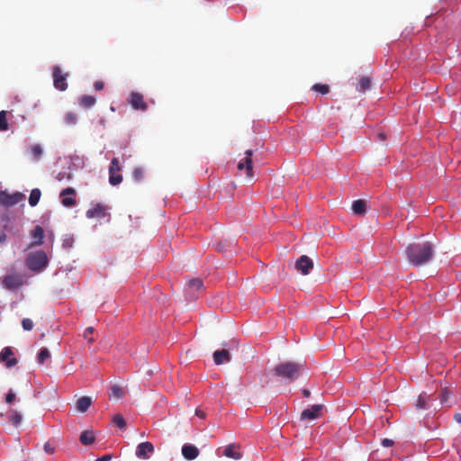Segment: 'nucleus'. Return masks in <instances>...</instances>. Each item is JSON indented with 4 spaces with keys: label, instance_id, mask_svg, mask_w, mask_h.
Instances as JSON below:
<instances>
[{
    "label": "nucleus",
    "instance_id": "nucleus-1",
    "mask_svg": "<svg viewBox=\"0 0 461 461\" xmlns=\"http://www.w3.org/2000/svg\"><path fill=\"white\" fill-rule=\"evenodd\" d=\"M405 255L414 267H420L429 263L434 255V249L430 242H413L405 249Z\"/></svg>",
    "mask_w": 461,
    "mask_h": 461
},
{
    "label": "nucleus",
    "instance_id": "nucleus-2",
    "mask_svg": "<svg viewBox=\"0 0 461 461\" xmlns=\"http://www.w3.org/2000/svg\"><path fill=\"white\" fill-rule=\"evenodd\" d=\"M304 369V365L293 361L282 362L272 369V375L281 378L285 383L298 379Z\"/></svg>",
    "mask_w": 461,
    "mask_h": 461
},
{
    "label": "nucleus",
    "instance_id": "nucleus-3",
    "mask_svg": "<svg viewBox=\"0 0 461 461\" xmlns=\"http://www.w3.org/2000/svg\"><path fill=\"white\" fill-rule=\"evenodd\" d=\"M48 257L42 250L31 253L26 258V265L32 271H41L48 265Z\"/></svg>",
    "mask_w": 461,
    "mask_h": 461
},
{
    "label": "nucleus",
    "instance_id": "nucleus-4",
    "mask_svg": "<svg viewBox=\"0 0 461 461\" xmlns=\"http://www.w3.org/2000/svg\"><path fill=\"white\" fill-rule=\"evenodd\" d=\"M68 73H63L59 66H54L52 69L53 85L54 87L59 91L68 89Z\"/></svg>",
    "mask_w": 461,
    "mask_h": 461
},
{
    "label": "nucleus",
    "instance_id": "nucleus-5",
    "mask_svg": "<svg viewBox=\"0 0 461 461\" xmlns=\"http://www.w3.org/2000/svg\"><path fill=\"white\" fill-rule=\"evenodd\" d=\"M121 170L122 167L120 166L119 159L113 158L109 167V183L112 185H118L122 182V176L120 174Z\"/></svg>",
    "mask_w": 461,
    "mask_h": 461
},
{
    "label": "nucleus",
    "instance_id": "nucleus-6",
    "mask_svg": "<svg viewBox=\"0 0 461 461\" xmlns=\"http://www.w3.org/2000/svg\"><path fill=\"white\" fill-rule=\"evenodd\" d=\"M25 199V195L20 192L8 194L5 191H0V203L4 206H14Z\"/></svg>",
    "mask_w": 461,
    "mask_h": 461
},
{
    "label": "nucleus",
    "instance_id": "nucleus-7",
    "mask_svg": "<svg viewBox=\"0 0 461 461\" xmlns=\"http://www.w3.org/2000/svg\"><path fill=\"white\" fill-rule=\"evenodd\" d=\"M252 156H253V151L251 149L246 150L245 158L240 159L237 166V167L240 171L245 169L246 176L249 178H251L253 176Z\"/></svg>",
    "mask_w": 461,
    "mask_h": 461
},
{
    "label": "nucleus",
    "instance_id": "nucleus-8",
    "mask_svg": "<svg viewBox=\"0 0 461 461\" xmlns=\"http://www.w3.org/2000/svg\"><path fill=\"white\" fill-rule=\"evenodd\" d=\"M203 288V280L200 278H194L188 281L185 293L191 299H195L199 295V292Z\"/></svg>",
    "mask_w": 461,
    "mask_h": 461
},
{
    "label": "nucleus",
    "instance_id": "nucleus-9",
    "mask_svg": "<svg viewBox=\"0 0 461 461\" xmlns=\"http://www.w3.org/2000/svg\"><path fill=\"white\" fill-rule=\"evenodd\" d=\"M295 268L306 276L313 268V262L308 256L303 255L295 261Z\"/></svg>",
    "mask_w": 461,
    "mask_h": 461
},
{
    "label": "nucleus",
    "instance_id": "nucleus-10",
    "mask_svg": "<svg viewBox=\"0 0 461 461\" xmlns=\"http://www.w3.org/2000/svg\"><path fill=\"white\" fill-rule=\"evenodd\" d=\"M59 196L61 197L62 204L66 207H72L76 205V191L72 187L63 189Z\"/></svg>",
    "mask_w": 461,
    "mask_h": 461
},
{
    "label": "nucleus",
    "instance_id": "nucleus-11",
    "mask_svg": "<svg viewBox=\"0 0 461 461\" xmlns=\"http://www.w3.org/2000/svg\"><path fill=\"white\" fill-rule=\"evenodd\" d=\"M154 453V446L151 442L140 443L136 448V456L140 459H148Z\"/></svg>",
    "mask_w": 461,
    "mask_h": 461
},
{
    "label": "nucleus",
    "instance_id": "nucleus-12",
    "mask_svg": "<svg viewBox=\"0 0 461 461\" xmlns=\"http://www.w3.org/2000/svg\"><path fill=\"white\" fill-rule=\"evenodd\" d=\"M129 103L135 110H140L144 112L148 109V104L144 101L143 95L138 92H132L130 95Z\"/></svg>",
    "mask_w": 461,
    "mask_h": 461
},
{
    "label": "nucleus",
    "instance_id": "nucleus-13",
    "mask_svg": "<svg viewBox=\"0 0 461 461\" xmlns=\"http://www.w3.org/2000/svg\"><path fill=\"white\" fill-rule=\"evenodd\" d=\"M23 285V277L20 275L14 274V275H8L5 276L3 280V285L9 289V290H14L20 287Z\"/></svg>",
    "mask_w": 461,
    "mask_h": 461
},
{
    "label": "nucleus",
    "instance_id": "nucleus-14",
    "mask_svg": "<svg viewBox=\"0 0 461 461\" xmlns=\"http://www.w3.org/2000/svg\"><path fill=\"white\" fill-rule=\"evenodd\" d=\"M14 351L12 348L5 347L0 352V361L5 362L7 367H12L17 364V359L13 357Z\"/></svg>",
    "mask_w": 461,
    "mask_h": 461
},
{
    "label": "nucleus",
    "instance_id": "nucleus-15",
    "mask_svg": "<svg viewBox=\"0 0 461 461\" xmlns=\"http://www.w3.org/2000/svg\"><path fill=\"white\" fill-rule=\"evenodd\" d=\"M321 410V404L312 405L310 408L303 411V412L301 413V420H315L318 417H320Z\"/></svg>",
    "mask_w": 461,
    "mask_h": 461
},
{
    "label": "nucleus",
    "instance_id": "nucleus-16",
    "mask_svg": "<svg viewBox=\"0 0 461 461\" xmlns=\"http://www.w3.org/2000/svg\"><path fill=\"white\" fill-rule=\"evenodd\" d=\"M108 207L100 203L86 211V215L89 219L104 218L107 215Z\"/></svg>",
    "mask_w": 461,
    "mask_h": 461
},
{
    "label": "nucleus",
    "instance_id": "nucleus-17",
    "mask_svg": "<svg viewBox=\"0 0 461 461\" xmlns=\"http://www.w3.org/2000/svg\"><path fill=\"white\" fill-rule=\"evenodd\" d=\"M181 452L186 460L195 459L200 453L199 449L194 445L188 443L183 445Z\"/></svg>",
    "mask_w": 461,
    "mask_h": 461
},
{
    "label": "nucleus",
    "instance_id": "nucleus-18",
    "mask_svg": "<svg viewBox=\"0 0 461 461\" xmlns=\"http://www.w3.org/2000/svg\"><path fill=\"white\" fill-rule=\"evenodd\" d=\"M32 242L30 247L41 246L43 243L44 230L41 226L37 225L31 232Z\"/></svg>",
    "mask_w": 461,
    "mask_h": 461
},
{
    "label": "nucleus",
    "instance_id": "nucleus-19",
    "mask_svg": "<svg viewBox=\"0 0 461 461\" xmlns=\"http://www.w3.org/2000/svg\"><path fill=\"white\" fill-rule=\"evenodd\" d=\"M213 362L215 365L220 366L230 361V354L227 349L216 350L213 353Z\"/></svg>",
    "mask_w": 461,
    "mask_h": 461
},
{
    "label": "nucleus",
    "instance_id": "nucleus-20",
    "mask_svg": "<svg viewBox=\"0 0 461 461\" xmlns=\"http://www.w3.org/2000/svg\"><path fill=\"white\" fill-rule=\"evenodd\" d=\"M222 454L229 458H233L236 460L240 459L242 456L241 453L240 452V446L235 444L228 445L224 448Z\"/></svg>",
    "mask_w": 461,
    "mask_h": 461
},
{
    "label": "nucleus",
    "instance_id": "nucleus-21",
    "mask_svg": "<svg viewBox=\"0 0 461 461\" xmlns=\"http://www.w3.org/2000/svg\"><path fill=\"white\" fill-rule=\"evenodd\" d=\"M92 404V400L88 396L80 397L76 403V408L80 412H85Z\"/></svg>",
    "mask_w": 461,
    "mask_h": 461
},
{
    "label": "nucleus",
    "instance_id": "nucleus-22",
    "mask_svg": "<svg viewBox=\"0 0 461 461\" xmlns=\"http://www.w3.org/2000/svg\"><path fill=\"white\" fill-rule=\"evenodd\" d=\"M79 440L82 445L88 446L95 442V437L93 430H85L80 434Z\"/></svg>",
    "mask_w": 461,
    "mask_h": 461
},
{
    "label": "nucleus",
    "instance_id": "nucleus-23",
    "mask_svg": "<svg viewBox=\"0 0 461 461\" xmlns=\"http://www.w3.org/2000/svg\"><path fill=\"white\" fill-rule=\"evenodd\" d=\"M352 210L354 213L363 215L366 212V203L362 199L356 200L352 203Z\"/></svg>",
    "mask_w": 461,
    "mask_h": 461
},
{
    "label": "nucleus",
    "instance_id": "nucleus-24",
    "mask_svg": "<svg viewBox=\"0 0 461 461\" xmlns=\"http://www.w3.org/2000/svg\"><path fill=\"white\" fill-rule=\"evenodd\" d=\"M96 99L92 95H82L78 99V103L85 108H90L95 104Z\"/></svg>",
    "mask_w": 461,
    "mask_h": 461
},
{
    "label": "nucleus",
    "instance_id": "nucleus-25",
    "mask_svg": "<svg viewBox=\"0 0 461 461\" xmlns=\"http://www.w3.org/2000/svg\"><path fill=\"white\" fill-rule=\"evenodd\" d=\"M41 195V192L38 188H34L31 191L30 196H29V204L31 206H36L40 201Z\"/></svg>",
    "mask_w": 461,
    "mask_h": 461
},
{
    "label": "nucleus",
    "instance_id": "nucleus-26",
    "mask_svg": "<svg viewBox=\"0 0 461 461\" xmlns=\"http://www.w3.org/2000/svg\"><path fill=\"white\" fill-rule=\"evenodd\" d=\"M371 87V79L368 77H363L359 80V84L357 86V90L360 92H365Z\"/></svg>",
    "mask_w": 461,
    "mask_h": 461
},
{
    "label": "nucleus",
    "instance_id": "nucleus-27",
    "mask_svg": "<svg viewBox=\"0 0 461 461\" xmlns=\"http://www.w3.org/2000/svg\"><path fill=\"white\" fill-rule=\"evenodd\" d=\"M429 397L426 393H422L419 396L417 402H416V408L418 410H424L427 408V401Z\"/></svg>",
    "mask_w": 461,
    "mask_h": 461
},
{
    "label": "nucleus",
    "instance_id": "nucleus-28",
    "mask_svg": "<svg viewBox=\"0 0 461 461\" xmlns=\"http://www.w3.org/2000/svg\"><path fill=\"white\" fill-rule=\"evenodd\" d=\"M123 389L120 385L114 384L112 386L111 394L113 398L120 399L123 396Z\"/></svg>",
    "mask_w": 461,
    "mask_h": 461
},
{
    "label": "nucleus",
    "instance_id": "nucleus-29",
    "mask_svg": "<svg viewBox=\"0 0 461 461\" xmlns=\"http://www.w3.org/2000/svg\"><path fill=\"white\" fill-rule=\"evenodd\" d=\"M50 357V351L48 348H43L41 349V351L38 354V362L39 364H43L46 359H48Z\"/></svg>",
    "mask_w": 461,
    "mask_h": 461
},
{
    "label": "nucleus",
    "instance_id": "nucleus-30",
    "mask_svg": "<svg viewBox=\"0 0 461 461\" xmlns=\"http://www.w3.org/2000/svg\"><path fill=\"white\" fill-rule=\"evenodd\" d=\"M77 122V116L75 113L73 112H68L66 113L65 115V122L68 124V125H74L76 124Z\"/></svg>",
    "mask_w": 461,
    "mask_h": 461
},
{
    "label": "nucleus",
    "instance_id": "nucleus-31",
    "mask_svg": "<svg viewBox=\"0 0 461 461\" xmlns=\"http://www.w3.org/2000/svg\"><path fill=\"white\" fill-rule=\"evenodd\" d=\"M8 130V122L6 119V112H0V131H5Z\"/></svg>",
    "mask_w": 461,
    "mask_h": 461
},
{
    "label": "nucleus",
    "instance_id": "nucleus-32",
    "mask_svg": "<svg viewBox=\"0 0 461 461\" xmlns=\"http://www.w3.org/2000/svg\"><path fill=\"white\" fill-rule=\"evenodd\" d=\"M9 420L13 425L19 426L22 422V415L16 411L12 410V414Z\"/></svg>",
    "mask_w": 461,
    "mask_h": 461
},
{
    "label": "nucleus",
    "instance_id": "nucleus-33",
    "mask_svg": "<svg viewBox=\"0 0 461 461\" xmlns=\"http://www.w3.org/2000/svg\"><path fill=\"white\" fill-rule=\"evenodd\" d=\"M113 423L120 429H123L126 428V421L121 414H116L113 419Z\"/></svg>",
    "mask_w": 461,
    "mask_h": 461
},
{
    "label": "nucleus",
    "instance_id": "nucleus-34",
    "mask_svg": "<svg viewBox=\"0 0 461 461\" xmlns=\"http://www.w3.org/2000/svg\"><path fill=\"white\" fill-rule=\"evenodd\" d=\"M312 89L316 92L322 94V95H326L330 91V86L328 85H323V84H315L312 86Z\"/></svg>",
    "mask_w": 461,
    "mask_h": 461
},
{
    "label": "nucleus",
    "instance_id": "nucleus-35",
    "mask_svg": "<svg viewBox=\"0 0 461 461\" xmlns=\"http://www.w3.org/2000/svg\"><path fill=\"white\" fill-rule=\"evenodd\" d=\"M31 152L34 159H39L42 155V149L39 144H35L32 147Z\"/></svg>",
    "mask_w": 461,
    "mask_h": 461
},
{
    "label": "nucleus",
    "instance_id": "nucleus-36",
    "mask_svg": "<svg viewBox=\"0 0 461 461\" xmlns=\"http://www.w3.org/2000/svg\"><path fill=\"white\" fill-rule=\"evenodd\" d=\"M132 176L135 181H140L144 177V170L141 167L134 168Z\"/></svg>",
    "mask_w": 461,
    "mask_h": 461
},
{
    "label": "nucleus",
    "instance_id": "nucleus-37",
    "mask_svg": "<svg viewBox=\"0 0 461 461\" xmlns=\"http://www.w3.org/2000/svg\"><path fill=\"white\" fill-rule=\"evenodd\" d=\"M22 326L24 330H32L33 328V322L31 319L25 318L22 321Z\"/></svg>",
    "mask_w": 461,
    "mask_h": 461
},
{
    "label": "nucleus",
    "instance_id": "nucleus-38",
    "mask_svg": "<svg viewBox=\"0 0 461 461\" xmlns=\"http://www.w3.org/2000/svg\"><path fill=\"white\" fill-rule=\"evenodd\" d=\"M94 329L92 327H88L84 331V338L86 339L88 341H93L94 339L90 337V335L93 333Z\"/></svg>",
    "mask_w": 461,
    "mask_h": 461
},
{
    "label": "nucleus",
    "instance_id": "nucleus-39",
    "mask_svg": "<svg viewBox=\"0 0 461 461\" xmlns=\"http://www.w3.org/2000/svg\"><path fill=\"white\" fill-rule=\"evenodd\" d=\"M14 400H15V393L12 390H10L5 396V401L8 403H12Z\"/></svg>",
    "mask_w": 461,
    "mask_h": 461
},
{
    "label": "nucleus",
    "instance_id": "nucleus-40",
    "mask_svg": "<svg viewBox=\"0 0 461 461\" xmlns=\"http://www.w3.org/2000/svg\"><path fill=\"white\" fill-rule=\"evenodd\" d=\"M448 396H449L448 392L447 390H443L441 393V398H440L441 403L446 402L448 399Z\"/></svg>",
    "mask_w": 461,
    "mask_h": 461
},
{
    "label": "nucleus",
    "instance_id": "nucleus-41",
    "mask_svg": "<svg viewBox=\"0 0 461 461\" xmlns=\"http://www.w3.org/2000/svg\"><path fill=\"white\" fill-rule=\"evenodd\" d=\"M382 445L385 447H392L393 445V441L390 438H384L382 440Z\"/></svg>",
    "mask_w": 461,
    "mask_h": 461
},
{
    "label": "nucleus",
    "instance_id": "nucleus-42",
    "mask_svg": "<svg viewBox=\"0 0 461 461\" xmlns=\"http://www.w3.org/2000/svg\"><path fill=\"white\" fill-rule=\"evenodd\" d=\"M104 84L102 81H95L94 84V87L95 90L100 91L104 88Z\"/></svg>",
    "mask_w": 461,
    "mask_h": 461
},
{
    "label": "nucleus",
    "instance_id": "nucleus-43",
    "mask_svg": "<svg viewBox=\"0 0 461 461\" xmlns=\"http://www.w3.org/2000/svg\"><path fill=\"white\" fill-rule=\"evenodd\" d=\"M44 450L48 453V454H52L54 452V447L50 446V444L49 442L45 443L44 444Z\"/></svg>",
    "mask_w": 461,
    "mask_h": 461
},
{
    "label": "nucleus",
    "instance_id": "nucleus-44",
    "mask_svg": "<svg viewBox=\"0 0 461 461\" xmlns=\"http://www.w3.org/2000/svg\"><path fill=\"white\" fill-rule=\"evenodd\" d=\"M111 458H112V456L104 455V456H102L101 457H98L97 459H95V461H110Z\"/></svg>",
    "mask_w": 461,
    "mask_h": 461
},
{
    "label": "nucleus",
    "instance_id": "nucleus-45",
    "mask_svg": "<svg viewBox=\"0 0 461 461\" xmlns=\"http://www.w3.org/2000/svg\"><path fill=\"white\" fill-rule=\"evenodd\" d=\"M195 415L198 416L201 419H204L205 416H206L205 412L201 411V410H199V409L195 410Z\"/></svg>",
    "mask_w": 461,
    "mask_h": 461
},
{
    "label": "nucleus",
    "instance_id": "nucleus-46",
    "mask_svg": "<svg viewBox=\"0 0 461 461\" xmlns=\"http://www.w3.org/2000/svg\"><path fill=\"white\" fill-rule=\"evenodd\" d=\"M65 176H66V173H63V174L59 173L58 175L57 178L60 181V180L64 179ZM67 178L70 179L71 178V175L70 174H67Z\"/></svg>",
    "mask_w": 461,
    "mask_h": 461
},
{
    "label": "nucleus",
    "instance_id": "nucleus-47",
    "mask_svg": "<svg viewBox=\"0 0 461 461\" xmlns=\"http://www.w3.org/2000/svg\"><path fill=\"white\" fill-rule=\"evenodd\" d=\"M6 240V235L5 232H0V243H4Z\"/></svg>",
    "mask_w": 461,
    "mask_h": 461
},
{
    "label": "nucleus",
    "instance_id": "nucleus-48",
    "mask_svg": "<svg viewBox=\"0 0 461 461\" xmlns=\"http://www.w3.org/2000/svg\"><path fill=\"white\" fill-rule=\"evenodd\" d=\"M310 393H310V391H309V390H307V389H303V396H304V397H309V396H310Z\"/></svg>",
    "mask_w": 461,
    "mask_h": 461
},
{
    "label": "nucleus",
    "instance_id": "nucleus-49",
    "mask_svg": "<svg viewBox=\"0 0 461 461\" xmlns=\"http://www.w3.org/2000/svg\"><path fill=\"white\" fill-rule=\"evenodd\" d=\"M455 420L457 421V422H461V414L460 413H456L455 415Z\"/></svg>",
    "mask_w": 461,
    "mask_h": 461
},
{
    "label": "nucleus",
    "instance_id": "nucleus-50",
    "mask_svg": "<svg viewBox=\"0 0 461 461\" xmlns=\"http://www.w3.org/2000/svg\"><path fill=\"white\" fill-rule=\"evenodd\" d=\"M379 136H380V138H381L382 140H384V134H380Z\"/></svg>",
    "mask_w": 461,
    "mask_h": 461
}]
</instances>
